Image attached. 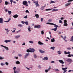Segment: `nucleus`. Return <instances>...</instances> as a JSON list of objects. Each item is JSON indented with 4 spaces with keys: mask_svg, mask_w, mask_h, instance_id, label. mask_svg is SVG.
<instances>
[{
    "mask_svg": "<svg viewBox=\"0 0 73 73\" xmlns=\"http://www.w3.org/2000/svg\"><path fill=\"white\" fill-rule=\"evenodd\" d=\"M39 52L40 53L42 54H43V53H45V52L43 50H39Z\"/></svg>",
    "mask_w": 73,
    "mask_h": 73,
    "instance_id": "nucleus-11",
    "label": "nucleus"
},
{
    "mask_svg": "<svg viewBox=\"0 0 73 73\" xmlns=\"http://www.w3.org/2000/svg\"><path fill=\"white\" fill-rule=\"evenodd\" d=\"M73 72V70H69L68 71V72Z\"/></svg>",
    "mask_w": 73,
    "mask_h": 73,
    "instance_id": "nucleus-55",
    "label": "nucleus"
},
{
    "mask_svg": "<svg viewBox=\"0 0 73 73\" xmlns=\"http://www.w3.org/2000/svg\"><path fill=\"white\" fill-rule=\"evenodd\" d=\"M71 4V3L70 2H68V3H67L65 5V7H68V5H69L70 4Z\"/></svg>",
    "mask_w": 73,
    "mask_h": 73,
    "instance_id": "nucleus-16",
    "label": "nucleus"
},
{
    "mask_svg": "<svg viewBox=\"0 0 73 73\" xmlns=\"http://www.w3.org/2000/svg\"><path fill=\"white\" fill-rule=\"evenodd\" d=\"M40 21H41V22H42V21H44V18H41Z\"/></svg>",
    "mask_w": 73,
    "mask_h": 73,
    "instance_id": "nucleus-45",
    "label": "nucleus"
},
{
    "mask_svg": "<svg viewBox=\"0 0 73 73\" xmlns=\"http://www.w3.org/2000/svg\"><path fill=\"white\" fill-rule=\"evenodd\" d=\"M51 64H53L54 63H55V62L54 61H51Z\"/></svg>",
    "mask_w": 73,
    "mask_h": 73,
    "instance_id": "nucleus-52",
    "label": "nucleus"
},
{
    "mask_svg": "<svg viewBox=\"0 0 73 73\" xmlns=\"http://www.w3.org/2000/svg\"><path fill=\"white\" fill-rule=\"evenodd\" d=\"M29 42L31 44H33V41L31 40H29Z\"/></svg>",
    "mask_w": 73,
    "mask_h": 73,
    "instance_id": "nucleus-36",
    "label": "nucleus"
},
{
    "mask_svg": "<svg viewBox=\"0 0 73 73\" xmlns=\"http://www.w3.org/2000/svg\"><path fill=\"white\" fill-rule=\"evenodd\" d=\"M34 57L35 58H37V56L35 54L34 55Z\"/></svg>",
    "mask_w": 73,
    "mask_h": 73,
    "instance_id": "nucleus-40",
    "label": "nucleus"
},
{
    "mask_svg": "<svg viewBox=\"0 0 73 73\" xmlns=\"http://www.w3.org/2000/svg\"><path fill=\"white\" fill-rule=\"evenodd\" d=\"M25 12H26V13H29V11H28L27 10H26Z\"/></svg>",
    "mask_w": 73,
    "mask_h": 73,
    "instance_id": "nucleus-51",
    "label": "nucleus"
},
{
    "mask_svg": "<svg viewBox=\"0 0 73 73\" xmlns=\"http://www.w3.org/2000/svg\"><path fill=\"white\" fill-rule=\"evenodd\" d=\"M19 15H17L16 14L14 16H13V17H14V18H15V19H16L18 17Z\"/></svg>",
    "mask_w": 73,
    "mask_h": 73,
    "instance_id": "nucleus-21",
    "label": "nucleus"
},
{
    "mask_svg": "<svg viewBox=\"0 0 73 73\" xmlns=\"http://www.w3.org/2000/svg\"><path fill=\"white\" fill-rule=\"evenodd\" d=\"M59 62H60V63H61V64H64V61H63V60H58Z\"/></svg>",
    "mask_w": 73,
    "mask_h": 73,
    "instance_id": "nucleus-17",
    "label": "nucleus"
},
{
    "mask_svg": "<svg viewBox=\"0 0 73 73\" xmlns=\"http://www.w3.org/2000/svg\"><path fill=\"white\" fill-rule=\"evenodd\" d=\"M64 54H67V52L66 51H64Z\"/></svg>",
    "mask_w": 73,
    "mask_h": 73,
    "instance_id": "nucleus-50",
    "label": "nucleus"
},
{
    "mask_svg": "<svg viewBox=\"0 0 73 73\" xmlns=\"http://www.w3.org/2000/svg\"><path fill=\"white\" fill-rule=\"evenodd\" d=\"M13 69L14 70V71H15L16 69V67H14L13 68Z\"/></svg>",
    "mask_w": 73,
    "mask_h": 73,
    "instance_id": "nucleus-48",
    "label": "nucleus"
},
{
    "mask_svg": "<svg viewBox=\"0 0 73 73\" xmlns=\"http://www.w3.org/2000/svg\"><path fill=\"white\" fill-rule=\"evenodd\" d=\"M15 64L17 65H18V64H20V62L19 61H17L15 62Z\"/></svg>",
    "mask_w": 73,
    "mask_h": 73,
    "instance_id": "nucleus-22",
    "label": "nucleus"
},
{
    "mask_svg": "<svg viewBox=\"0 0 73 73\" xmlns=\"http://www.w3.org/2000/svg\"><path fill=\"white\" fill-rule=\"evenodd\" d=\"M35 16L36 17V19H38L39 17V15L38 14H36L35 15Z\"/></svg>",
    "mask_w": 73,
    "mask_h": 73,
    "instance_id": "nucleus-28",
    "label": "nucleus"
},
{
    "mask_svg": "<svg viewBox=\"0 0 73 73\" xmlns=\"http://www.w3.org/2000/svg\"><path fill=\"white\" fill-rule=\"evenodd\" d=\"M41 35H44V32L43 31H41Z\"/></svg>",
    "mask_w": 73,
    "mask_h": 73,
    "instance_id": "nucleus-34",
    "label": "nucleus"
},
{
    "mask_svg": "<svg viewBox=\"0 0 73 73\" xmlns=\"http://www.w3.org/2000/svg\"><path fill=\"white\" fill-rule=\"evenodd\" d=\"M8 13H9V15H11V13H12V12L11 11H8Z\"/></svg>",
    "mask_w": 73,
    "mask_h": 73,
    "instance_id": "nucleus-30",
    "label": "nucleus"
},
{
    "mask_svg": "<svg viewBox=\"0 0 73 73\" xmlns=\"http://www.w3.org/2000/svg\"><path fill=\"white\" fill-rule=\"evenodd\" d=\"M14 73H19L20 72V71H14Z\"/></svg>",
    "mask_w": 73,
    "mask_h": 73,
    "instance_id": "nucleus-29",
    "label": "nucleus"
},
{
    "mask_svg": "<svg viewBox=\"0 0 73 73\" xmlns=\"http://www.w3.org/2000/svg\"><path fill=\"white\" fill-rule=\"evenodd\" d=\"M66 61L68 62L69 63H70V64H71L72 62V61H73V60H72L70 58H68L66 60Z\"/></svg>",
    "mask_w": 73,
    "mask_h": 73,
    "instance_id": "nucleus-3",
    "label": "nucleus"
},
{
    "mask_svg": "<svg viewBox=\"0 0 73 73\" xmlns=\"http://www.w3.org/2000/svg\"><path fill=\"white\" fill-rule=\"evenodd\" d=\"M67 54H70V52L68 51V52H67Z\"/></svg>",
    "mask_w": 73,
    "mask_h": 73,
    "instance_id": "nucleus-64",
    "label": "nucleus"
},
{
    "mask_svg": "<svg viewBox=\"0 0 73 73\" xmlns=\"http://www.w3.org/2000/svg\"><path fill=\"white\" fill-rule=\"evenodd\" d=\"M52 19H49L48 21V22H52Z\"/></svg>",
    "mask_w": 73,
    "mask_h": 73,
    "instance_id": "nucleus-57",
    "label": "nucleus"
},
{
    "mask_svg": "<svg viewBox=\"0 0 73 73\" xmlns=\"http://www.w3.org/2000/svg\"><path fill=\"white\" fill-rule=\"evenodd\" d=\"M58 11V9H54L52 10V12H54V11Z\"/></svg>",
    "mask_w": 73,
    "mask_h": 73,
    "instance_id": "nucleus-26",
    "label": "nucleus"
},
{
    "mask_svg": "<svg viewBox=\"0 0 73 73\" xmlns=\"http://www.w3.org/2000/svg\"><path fill=\"white\" fill-rule=\"evenodd\" d=\"M18 26L20 27H22L23 25L21 24H19V25H18Z\"/></svg>",
    "mask_w": 73,
    "mask_h": 73,
    "instance_id": "nucleus-37",
    "label": "nucleus"
},
{
    "mask_svg": "<svg viewBox=\"0 0 73 73\" xmlns=\"http://www.w3.org/2000/svg\"><path fill=\"white\" fill-rule=\"evenodd\" d=\"M10 2L12 4V3H13V0H10Z\"/></svg>",
    "mask_w": 73,
    "mask_h": 73,
    "instance_id": "nucleus-60",
    "label": "nucleus"
},
{
    "mask_svg": "<svg viewBox=\"0 0 73 73\" xmlns=\"http://www.w3.org/2000/svg\"><path fill=\"white\" fill-rule=\"evenodd\" d=\"M55 2L53 1H51V2H50V4H51V3H55Z\"/></svg>",
    "mask_w": 73,
    "mask_h": 73,
    "instance_id": "nucleus-43",
    "label": "nucleus"
},
{
    "mask_svg": "<svg viewBox=\"0 0 73 73\" xmlns=\"http://www.w3.org/2000/svg\"><path fill=\"white\" fill-rule=\"evenodd\" d=\"M11 40H4V42L6 43H8V42H11Z\"/></svg>",
    "mask_w": 73,
    "mask_h": 73,
    "instance_id": "nucleus-13",
    "label": "nucleus"
},
{
    "mask_svg": "<svg viewBox=\"0 0 73 73\" xmlns=\"http://www.w3.org/2000/svg\"><path fill=\"white\" fill-rule=\"evenodd\" d=\"M34 3H35V5L36 6V7H39L40 5H39V4L38 3V1H34Z\"/></svg>",
    "mask_w": 73,
    "mask_h": 73,
    "instance_id": "nucleus-5",
    "label": "nucleus"
},
{
    "mask_svg": "<svg viewBox=\"0 0 73 73\" xmlns=\"http://www.w3.org/2000/svg\"><path fill=\"white\" fill-rule=\"evenodd\" d=\"M5 31L7 32H9V31H10V30H8V29H5Z\"/></svg>",
    "mask_w": 73,
    "mask_h": 73,
    "instance_id": "nucleus-35",
    "label": "nucleus"
},
{
    "mask_svg": "<svg viewBox=\"0 0 73 73\" xmlns=\"http://www.w3.org/2000/svg\"><path fill=\"white\" fill-rule=\"evenodd\" d=\"M14 58L16 59H18V58H19V57L18 56H15Z\"/></svg>",
    "mask_w": 73,
    "mask_h": 73,
    "instance_id": "nucleus-54",
    "label": "nucleus"
},
{
    "mask_svg": "<svg viewBox=\"0 0 73 73\" xmlns=\"http://www.w3.org/2000/svg\"><path fill=\"white\" fill-rule=\"evenodd\" d=\"M30 54L29 53H26V54L24 56L25 58H27V57L29 56Z\"/></svg>",
    "mask_w": 73,
    "mask_h": 73,
    "instance_id": "nucleus-10",
    "label": "nucleus"
},
{
    "mask_svg": "<svg viewBox=\"0 0 73 73\" xmlns=\"http://www.w3.org/2000/svg\"><path fill=\"white\" fill-rule=\"evenodd\" d=\"M61 37H62V38L63 39V40H64V41H65L66 42H67V40H65V39L66 38V36H65L64 37L62 35L61 36Z\"/></svg>",
    "mask_w": 73,
    "mask_h": 73,
    "instance_id": "nucleus-9",
    "label": "nucleus"
},
{
    "mask_svg": "<svg viewBox=\"0 0 73 73\" xmlns=\"http://www.w3.org/2000/svg\"><path fill=\"white\" fill-rule=\"evenodd\" d=\"M55 71H56V72H59L60 70L58 69H56L55 70Z\"/></svg>",
    "mask_w": 73,
    "mask_h": 73,
    "instance_id": "nucleus-58",
    "label": "nucleus"
},
{
    "mask_svg": "<svg viewBox=\"0 0 73 73\" xmlns=\"http://www.w3.org/2000/svg\"><path fill=\"white\" fill-rule=\"evenodd\" d=\"M70 41H72V42H73V36H72L71 37V39L70 40Z\"/></svg>",
    "mask_w": 73,
    "mask_h": 73,
    "instance_id": "nucleus-31",
    "label": "nucleus"
},
{
    "mask_svg": "<svg viewBox=\"0 0 73 73\" xmlns=\"http://www.w3.org/2000/svg\"><path fill=\"white\" fill-rule=\"evenodd\" d=\"M1 46H2V47H3V48H4L5 49L7 50H9V48H8V47L6 46H4L3 45H1Z\"/></svg>",
    "mask_w": 73,
    "mask_h": 73,
    "instance_id": "nucleus-8",
    "label": "nucleus"
},
{
    "mask_svg": "<svg viewBox=\"0 0 73 73\" xmlns=\"http://www.w3.org/2000/svg\"><path fill=\"white\" fill-rule=\"evenodd\" d=\"M51 69V68L50 67V66H49V68L48 69H46L45 70V72L46 73H48V71H49Z\"/></svg>",
    "mask_w": 73,
    "mask_h": 73,
    "instance_id": "nucleus-7",
    "label": "nucleus"
},
{
    "mask_svg": "<svg viewBox=\"0 0 73 73\" xmlns=\"http://www.w3.org/2000/svg\"><path fill=\"white\" fill-rule=\"evenodd\" d=\"M63 25L64 26H68V24H67V21L66 20H64V24Z\"/></svg>",
    "mask_w": 73,
    "mask_h": 73,
    "instance_id": "nucleus-4",
    "label": "nucleus"
},
{
    "mask_svg": "<svg viewBox=\"0 0 73 73\" xmlns=\"http://www.w3.org/2000/svg\"><path fill=\"white\" fill-rule=\"evenodd\" d=\"M40 27H41V26L40 25H36L34 26L35 28H38V29H39V28H40Z\"/></svg>",
    "mask_w": 73,
    "mask_h": 73,
    "instance_id": "nucleus-14",
    "label": "nucleus"
},
{
    "mask_svg": "<svg viewBox=\"0 0 73 73\" xmlns=\"http://www.w3.org/2000/svg\"><path fill=\"white\" fill-rule=\"evenodd\" d=\"M5 64L6 65L8 66V65L9 64V63L6 62H5Z\"/></svg>",
    "mask_w": 73,
    "mask_h": 73,
    "instance_id": "nucleus-46",
    "label": "nucleus"
},
{
    "mask_svg": "<svg viewBox=\"0 0 73 73\" xmlns=\"http://www.w3.org/2000/svg\"><path fill=\"white\" fill-rule=\"evenodd\" d=\"M27 15H26L24 17H23L25 19H27L28 18V17H27Z\"/></svg>",
    "mask_w": 73,
    "mask_h": 73,
    "instance_id": "nucleus-56",
    "label": "nucleus"
},
{
    "mask_svg": "<svg viewBox=\"0 0 73 73\" xmlns=\"http://www.w3.org/2000/svg\"><path fill=\"white\" fill-rule=\"evenodd\" d=\"M18 56L19 57H21L22 56V55L21 54H19Z\"/></svg>",
    "mask_w": 73,
    "mask_h": 73,
    "instance_id": "nucleus-63",
    "label": "nucleus"
},
{
    "mask_svg": "<svg viewBox=\"0 0 73 73\" xmlns=\"http://www.w3.org/2000/svg\"><path fill=\"white\" fill-rule=\"evenodd\" d=\"M44 8V7H41V10H43Z\"/></svg>",
    "mask_w": 73,
    "mask_h": 73,
    "instance_id": "nucleus-62",
    "label": "nucleus"
},
{
    "mask_svg": "<svg viewBox=\"0 0 73 73\" xmlns=\"http://www.w3.org/2000/svg\"><path fill=\"white\" fill-rule=\"evenodd\" d=\"M21 36L20 35H17L16 36H15V39L18 38H19V37H20Z\"/></svg>",
    "mask_w": 73,
    "mask_h": 73,
    "instance_id": "nucleus-18",
    "label": "nucleus"
},
{
    "mask_svg": "<svg viewBox=\"0 0 73 73\" xmlns=\"http://www.w3.org/2000/svg\"><path fill=\"white\" fill-rule=\"evenodd\" d=\"M22 45H25V42H23L22 44Z\"/></svg>",
    "mask_w": 73,
    "mask_h": 73,
    "instance_id": "nucleus-53",
    "label": "nucleus"
},
{
    "mask_svg": "<svg viewBox=\"0 0 73 73\" xmlns=\"http://www.w3.org/2000/svg\"><path fill=\"white\" fill-rule=\"evenodd\" d=\"M31 26H29L28 28V30L29 32H31Z\"/></svg>",
    "mask_w": 73,
    "mask_h": 73,
    "instance_id": "nucleus-20",
    "label": "nucleus"
},
{
    "mask_svg": "<svg viewBox=\"0 0 73 73\" xmlns=\"http://www.w3.org/2000/svg\"><path fill=\"white\" fill-rule=\"evenodd\" d=\"M23 4L24 5H25L26 7H28V5L27 4V1H24L23 2Z\"/></svg>",
    "mask_w": 73,
    "mask_h": 73,
    "instance_id": "nucleus-2",
    "label": "nucleus"
},
{
    "mask_svg": "<svg viewBox=\"0 0 73 73\" xmlns=\"http://www.w3.org/2000/svg\"><path fill=\"white\" fill-rule=\"evenodd\" d=\"M25 23L26 25H29L28 22V21H27V22H25Z\"/></svg>",
    "mask_w": 73,
    "mask_h": 73,
    "instance_id": "nucleus-44",
    "label": "nucleus"
},
{
    "mask_svg": "<svg viewBox=\"0 0 73 73\" xmlns=\"http://www.w3.org/2000/svg\"><path fill=\"white\" fill-rule=\"evenodd\" d=\"M62 21L61 20H59V23H62Z\"/></svg>",
    "mask_w": 73,
    "mask_h": 73,
    "instance_id": "nucleus-59",
    "label": "nucleus"
},
{
    "mask_svg": "<svg viewBox=\"0 0 73 73\" xmlns=\"http://www.w3.org/2000/svg\"><path fill=\"white\" fill-rule=\"evenodd\" d=\"M57 53H58V54H61V51L60 50H59L58 51Z\"/></svg>",
    "mask_w": 73,
    "mask_h": 73,
    "instance_id": "nucleus-33",
    "label": "nucleus"
},
{
    "mask_svg": "<svg viewBox=\"0 0 73 73\" xmlns=\"http://www.w3.org/2000/svg\"><path fill=\"white\" fill-rule=\"evenodd\" d=\"M3 18H0V23L1 24H3Z\"/></svg>",
    "mask_w": 73,
    "mask_h": 73,
    "instance_id": "nucleus-15",
    "label": "nucleus"
},
{
    "mask_svg": "<svg viewBox=\"0 0 73 73\" xmlns=\"http://www.w3.org/2000/svg\"><path fill=\"white\" fill-rule=\"evenodd\" d=\"M4 58V57H2L1 56H0V60H3Z\"/></svg>",
    "mask_w": 73,
    "mask_h": 73,
    "instance_id": "nucleus-39",
    "label": "nucleus"
},
{
    "mask_svg": "<svg viewBox=\"0 0 73 73\" xmlns=\"http://www.w3.org/2000/svg\"><path fill=\"white\" fill-rule=\"evenodd\" d=\"M50 49H52V50H54V49H55V47L52 46L50 48Z\"/></svg>",
    "mask_w": 73,
    "mask_h": 73,
    "instance_id": "nucleus-27",
    "label": "nucleus"
},
{
    "mask_svg": "<svg viewBox=\"0 0 73 73\" xmlns=\"http://www.w3.org/2000/svg\"><path fill=\"white\" fill-rule=\"evenodd\" d=\"M0 64L1 66H4V65H5V64L3 63H1Z\"/></svg>",
    "mask_w": 73,
    "mask_h": 73,
    "instance_id": "nucleus-38",
    "label": "nucleus"
},
{
    "mask_svg": "<svg viewBox=\"0 0 73 73\" xmlns=\"http://www.w3.org/2000/svg\"><path fill=\"white\" fill-rule=\"evenodd\" d=\"M68 69V68L67 67L65 68H62V70H64V71L63 72L64 73H66V72L67 70H66V69Z\"/></svg>",
    "mask_w": 73,
    "mask_h": 73,
    "instance_id": "nucleus-6",
    "label": "nucleus"
},
{
    "mask_svg": "<svg viewBox=\"0 0 73 73\" xmlns=\"http://www.w3.org/2000/svg\"><path fill=\"white\" fill-rule=\"evenodd\" d=\"M38 69H41V66L40 65H38Z\"/></svg>",
    "mask_w": 73,
    "mask_h": 73,
    "instance_id": "nucleus-32",
    "label": "nucleus"
},
{
    "mask_svg": "<svg viewBox=\"0 0 73 73\" xmlns=\"http://www.w3.org/2000/svg\"><path fill=\"white\" fill-rule=\"evenodd\" d=\"M27 52H31V50L27 49Z\"/></svg>",
    "mask_w": 73,
    "mask_h": 73,
    "instance_id": "nucleus-42",
    "label": "nucleus"
},
{
    "mask_svg": "<svg viewBox=\"0 0 73 73\" xmlns=\"http://www.w3.org/2000/svg\"><path fill=\"white\" fill-rule=\"evenodd\" d=\"M51 42H54V41H55V40L54 39V38H52L51 39Z\"/></svg>",
    "mask_w": 73,
    "mask_h": 73,
    "instance_id": "nucleus-23",
    "label": "nucleus"
},
{
    "mask_svg": "<svg viewBox=\"0 0 73 73\" xmlns=\"http://www.w3.org/2000/svg\"><path fill=\"white\" fill-rule=\"evenodd\" d=\"M53 9H46L45 11H50V10H52Z\"/></svg>",
    "mask_w": 73,
    "mask_h": 73,
    "instance_id": "nucleus-41",
    "label": "nucleus"
},
{
    "mask_svg": "<svg viewBox=\"0 0 73 73\" xmlns=\"http://www.w3.org/2000/svg\"><path fill=\"white\" fill-rule=\"evenodd\" d=\"M46 24H49L50 25H54V28H54V29H52L51 30L52 31H55V32H56L57 31V28L58 27V26L56 25V24H54L52 23H46Z\"/></svg>",
    "mask_w": 73,
    "mask_h": 73,
    "instance_id": "nucleus-1",
    "label": "nucleus"
},
{
    "mask_svg": "<svg viewBox=\"0 0 73 73\" xmlns=\"http://www.w3.org/2000/svg\"><path fill=\"white\" fill-rule=\"evenodd\" d=\"M29 49L30 50V52H32V53H33L35 52V50L34 48H30Z\"/></svg>",
    "mask_w": 73,
    "mask_h": 73,
    "instance_id": "nucleus-12",
    "label": "nucleus"
},
{
    "mask_svg": "<svg viewBox=\"0 0 73 73\" xmlns=\"http://www.w3.org/2000/svg\"><path fill=\"white\" fill-rule=\"evenodd\" d=\"M25 22L24 21H21V23H22V24H24L25 23Z\"/></svg>",
    "mask_w": 73,
    "mask_h": 73,
    "instance_id": "nucleus-61",
    "label": "nucleus"
},
{
    "mask_svg": "<svg viewBox=\"0 0 73 73\" xmlns=\"http://www.w3.org/2000/svg\"><path fill=\"white\" fill-rule=\"evenodd\" d=\"M5 5H8V4H10V3H9V2H7V1H5Z\"/></svg>",
    "mask_w": 73,
    "mask_h": 73,
    "instance_id": "nucleus-25",
    "label": "nucleus"
},
{
    "mask_svg": "<svg viewBox=\"0 0 73 73\" xmlns=\"http://www.w3.org/2000/svg\"><path fill=\"white\" fill-rule=\"evenodd\" d=\"M38 44L39 45H44V43H42L40 41L38 42Z\"/></svg>",
    "mask_w": 73,
    "mask_h": 73,
    "instance_id": "nucleus-24",
    "label": "nucleus"
},
{
    "mask_svg": "<svg viewBox=\"0 0 73 73\" xmlns=\"http://www.w3.org/2000/svg\"><path fill=\"white\" fill-rule=\"evenodd\" d=\"M71 49H72V48L70 47H68L67 48V50H71Z\"/></svg>",
    "mask_w": 73,
    "mask_h": 73,
    "instance_id": "nucleus-47",
    "label": "nucleus"
},
{
    "mask_svg": "<svg viewBox=\"0 0 73 73\" xmlns=\"http://www.w3.org/2000/svg\"><path fill=\"white\" fill-rule=\"evenodd\" d=\"M20 31H21V30H19L17 32V33H20Z\"/></svg>",
    "mask_w": 73,
    "mask_h": 73,
    "instance_id": "nucleus-49",
    "label": "nucleus"
},
{
    "mask_svg": "<svg viewBox=\"0 0 73 73\" xmlns=\"http://www.w3.org/2000/svg\"><path fill=\"white\" fill-rule=\"evenodd\" d=\"M43 60H48V57L46 56L45 57H44V58L42 59Z\"/></svg>",
    "mask_w": 73,
    "mask_h": 73,
    "instance_id": "nucleus-19",
    "label": "nucleus"
}]
</instances>
